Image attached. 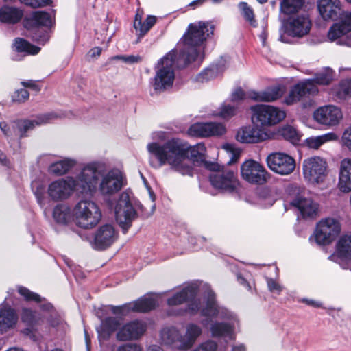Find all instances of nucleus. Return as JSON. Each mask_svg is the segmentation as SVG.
Returning <instances> with one entry per match:
<instances>
[{"instance_id": "obj_1", "label": "nucleus", "mask_w": 351, "mask_h": 351, "mask_svg": "<svg viewBox=\"0 0 351 351\" xmlns=\"http://www.w3.org/2000/svg\"><path fill=\"white\" fill-rule=\"evenodd\" d=\"M148 152L158 160V164L152 165L155 168L160 167L165 164L182 174L192 176L193 167L186 162L189 154L193 161L202 162L205 159L206 147L203 143H197L191 146L187 142L178 138L168 140L162 145L158 143H150L147 145Z\"/></svg>"}, {"instance_id": "obj_2", "label": "nucleus", "mask_w": 351, "mask_h": 351, "mask_svg": "<svg viewBox=\"0 0 351 351\" xmlns=\"http://www.w3.org/2000/svg\"><path fill=\"white\" fill-rule=\"evenodd\" d=\"M100 176L96 166L88 165L76 178L69 176L51 182L47 188V195L51 200L57 202L69 199L75 191L82 194H92Z\"/></svg>"}, {"instance_id": "obj_3", "label": "nucleus", "mask_w": 351, "mask_h": 351, "mask_svg": "<svg viewBox=\"0 0 351 351\" xmlns=\"http://www.w3.org/2000/svg\"><path fill=\"white\" fill-rule=\"evenodd\" d=\"M215 25L211 22L199 21L190 23L182 36L183 47L180 52V60L184 66L197 60L203 52V44L206 38L213 35Z\"/></svg>"}, {"instance_id": "obj_4", "label": "nucleus", "mask_w": 351, "mask_h": 351, "mask_svg": "<svg viewBox=\"0 0 351 351\" xmlns=\"http://www.w3.org/2000/svg\"><path fill=\"white\" fill-rule=\"evenodd\" d=\"M176 58V53L172 50L158 62L153 79V88L156 93L164 92L172 86L175 78L173 65Z\"/></svg>"}, {"instance_id": "obj_5", "label": "nucleus", "mask_w": 351, "mask_h": 351, "mask_svg": "<svg viewBox=\"0 0 351 351\" xmlns=\"http://www.w3.org/2000/svg\"><path fill=\"white\" fill-rule=\"evenodd\" d=\"M73 214L76 224L82 228L95 227L101 218L98 206L93 201L80 200L75 206Z\"/></svg>"}, {"instance_id": "obj_6", "label": "nucleus", "mask_w": 351, "mask_h": 351, "mask_svg": "<svg viewBox=\"0 0 351 351\" xmlns=\"http://www.w3.org/2000/svg\"><path fill=\"white\" fill-rule=\"evenodd\" d=\"M115 219L124 234L132 226L133 221L137 217V213L130 200L128 192H123L114 206Z\"/></svg>"}, {"instance_id": "obj_7", "label": "nucleus", "mask_w": 351, "mask_h": 351, "mask_svg": "<svg viewBox=\"0 0 351 351\" xmlns=\"http://www.w3.org/2000/svg\"><path fill=\"white\" fill-rule=\"evenodd\" d=\"M252 119L256 125L269 126L275 125L285 117V112L270 105L258 104L250 108Z\"/></svg>"}, {"instance_id": "obj_8", "label": "nucleus", "mask_w": 351, "mask_h": 351, "mask_svg": "<svg viewBox=\"0 0 351 351\" xmlns=\"http://www.w3.org/2000/svg\"><path fill=\"white\" fill-rule=\"evenodd\" d=\"M341 225L334 218H326L320 221L314 233L315 241L319 245H328L332 243L339 234Z\"/></svg>"}, {"instance_id": "obj_9", "label": "nucleus", "mask_w": 351, "mask_h": 351, "mask_svg": "<svg viewBox=\"0 0 351 351\" xmlns=\"http://www.w3.org/2000/svg\"><path fill=\"white\" fill-rule=\"evenodd\" d=\"M327 164L322 158L313 156L304 159L302 164L304 178L313 184L323 182L326 176Z\"/></svg>"}, {"instance_id": "obj_10", "label": "nucleus", "mask_w": 351, "mask_h": 351, "mask_svg": "<svg viewBox=\"0 0 351 351\" xmlns=\"http://www.w3.org/2000/svg\"><path fill=\"white\" fill-rule=\"evenodd\" d=\"M242 178L250 184H264L269 178V173L259 162L254 160L244 162L241 167Z\"/></svg>"}, {"instance_id": "obj_11", "label": "nucleus", "mask_w": 351, "mask_h": 351, "mask_svg": "<svg viewBox=\"0 0 351 351\" xmlns=\"http://www.w3.org/2000/svg\"><path fill=\"white\" fill-rule=\"evenodd\" d=\"M270 170L281 176L291 174L295 168V159L283 152H274L268 155L266 159Z\"/></svg>"}, {"instance_id": "obj_12", "label": "nucleus", "mask_w": 351, "mask_h": 351, "mask_svg": "<svg viewBox=\"0 0 351 351\" xmlns=\"http://www.w3.org/2000/svg\"><path fill=\"white\" fill-rule=\"evenodd\" d=\"M201 315L206 317L229 320L234 324L237 322L235 315L227 308L219 306L215 300V295L213 291H209L206 295V306L202 308Z\"/></svg>"}, {"instance_id": "obj_13", "label": "nucleus", "mask_w": 351, "mask_h": 351, "mask_svg": "<svg viewBox=\"0 0 351 351\" xmlns=\"http://www.w3.org/2000/svg\"><path fill=\"white\" fill-rule=\"evenodd\" d=\"M58 117L55 112H49L37 116L34 119H17L12 121V127L16 128L17 136L19 138L25 137L26 133L32 130L35 126L41 125L51 122Z\"/></svg>"}, {"instance_id": "obj_14", "label": "nucleus", "mask_w": 351, "mask_h": 351, "mask_svg": "<svg viewBox=\"0 0 351 351\" xmlns=\"http://www.w3.org/2000/svg\"><path fill=\"white\" fill-rule=\"evenodd\" d=\"M318 93V88L313 83L312 80H304L295 84L285 97L284 102L287 105H292L300 101L304 97L314 95Z\"/></svg>"}, {"instance_id": "obj_15", "label": "nucleus", "mask_w": 351, "mask_h": 351, "mask_svg": "<svg viewBox=\"0 0 351 351\" xmlns=\"http://www.w3.org/2000/svg\"><path fill=\"white\" fill-rule=\"evenodd\" d=\"M342 117L341 109L332 105L319 107L313 112L316 122L327 127L338 125Z\"/></svg>"}, {"instance_id": "obj_16", "label": "nucleus", "mask_w": 351, "mask_h": 351, "mask_svg": "<svg viewBox=\"0 0 351 351\" xmlns=\"http://www.w3.org/2000/svg\"><path fill=\"white\" fill-rule=\"evenodd\" d=\"M147 325L140 320L130 321L119 328L116 338L119 341H128L140 339L145 332Z\"/></svg>"}, {"instance_id": "obj_17", "label": "nucleus", "mask_w": 351, "mask_h": 351, "mask_svg": "<svg viewBox=\"0 0 351 351\" xmlns=\"http://www.w3.org/2000/svg\"><path fill=\"white\" fill-rule=\"evenodd\" d=\"M118 238V233L109 224L101 226L94 234L92 247L97 250H104L111 246Z\"/></svg>"}, {"instance_id": "obj_18", "label": "nucleus", "mask_w": 351, "mask_h": 351, "mask_svg": "<svg viewBox=\"0 0 351 351\" xmlns=\"http://www.w3.org/2000/svg\"><path fill=\"white\" fill-rule=\"evenodd\" d=\"M209 179L213 187L230 192L233 191L238 184L234 171L223 168L219 172L211 173Z\"/></svg>"}, {"instance_id": "obj_19", "label": "nucleus", "mask_w": 351, "mask_h": 351, "mask_svg": "<svg viewBox=\"0 0 351 351\" xmlns=\"http://www.w3.org/2000/svg\"><path fill=\"white\" fill-rule=\"evenodd\" d=\"M226 128L219 123H196L191 125L188 130V134L191 136L208 137L220 136L224 134Z\"/></svg>"}, {"instance_id": "obj_20", "label": "nucleus", "mask_w": 351, "mask_h": 351, "mask_svg": "<svg viewBox=\"0 0 351 351\" xmlns=\"http://www.w3.org/2000/svg\"><path fill=\"white\" fill-rule=\"evenodd\" d=\"M311 27L310 19L305 16L293 18L286 24V32L293 37H302L306 35Z\"/></svg>"}, {"instance_id": "obj_21", "label": "nucleus", "mask_w": 351, "mask_h": 351, "mask_svg": "<svg viewBox=\"0 0 351 351\" xmlns=\"http://www.w3.org/2000/svg\"><path fill=\"white\" fill-rule=\"evenodd\" d=\"M123 186L121 174L116 171H110L101 180L99 185L103 195H111L119 191Z\"/></svg>"}, {"instance_id": "obj_22", "label": "nucleus", "mask_w": 351, "mask_h": 351, "mask_svg": "<svg viewBox=\"0 0 351 351\" xmlns=\"http://www.w3.org/2000/svg\"><path fill=\"white\" fill-rule=\"evenodd\" d=\"M267 137V133L263 130L250 125L242 127L236 135V139L243 143H259L265 141Z\"/></svg>"}, {"instance_id": "obj_23", "label": "nucleus", "mask_w": 351, "mask_h": 351, "mask_svg": "<svg viewBox=\"0 0 351 351\" xmlns=\"http://www.w3.org/2000/svg\"><path fill=\"white\" fill-rule=\"evenodd\" d=\"M337 186L343 193L351 192V158L341 161Z\"/></svg>"}, {"instance_id": "obj_24", "label": "nucleus", "mask_w": 351, "mask_h": 351, "mask_svg": "<svg viewBox=\"0 0 351 351\" xmlns=\"http://www.w3.org/2000/svg\"><path fill=\"white\" fill-rule=\"evenodd\" d=\"M198 292V287L193 283L185 286L180 291L176 293L167 299V304L169 306L182 304L195 299Z\"/></svg>"}, {"instance_id": "obj_25", "label": "nucleus", "mask_w": 351, "mask_h": 351, "mask_svg": "<svg viewBox=\"0 0 351 351\" xmlns=\"http://www.w3.org/2000/svg\"><path fill=\"white\" fill-rule=\"evenodd\" d=\"M283 88L280 86L269 87L263 91H248L247 97L256 101H274L282 97Z\"/></svg>"}, {"instance_id": "obj_26", "label": "nucleus", "mask_w": 351, "mask_h": 351, "mask_svg": "<svg viewBox=\"0 0 351 351\" xmlns=\"http://www.w3.org/2000/svg\"><path fill=\"white\" fill-rule=\"evenodd\" d=\"M291 204L300 211L304 219L315 217L318 210V205L312 199L300 196L293 199Z\"/></svg>"}, {"instance_id": "obj_27", "label": "nucleus", "mask_w": 351, "mask_h": 351, "mask_svg": "<svg viewBox=\"0 0 351 351\" xmlns=\"http://www.w3.org/2000/svg\"><path fill=\"white\" fill-rule=\"evenodd\" d=\"M317 7L320 15L324 20L336 19L341 11L339 0H319Z\"/></svg>"}, {"instance_id": "obj_28", "label": "nucleus", "mask_w": 351, "mask_h": 351, "mask_svg": "<svg viewBox=\"0 0 351 351\" xmlns=\"http://www.w3.org/2000/svg\"><path fill=\"white\" fill-rule=\"evenodd\" d=\"M17 319L18 316L14 309L5 302L0 304V331L1 332L12 328Z\"/></svg>"}, {"instance_id": "obj_29", "label": "nucleus", "mask_w": 351, "mask_h": 351, "mask_svg": "<svg viewBox=\"0 0 351 351\" xmlns=\"http://www.w3.org/2000/svg\"><path fill=\"white\" fill-rule=\"evenodd\" d=\"M351 31V12L345 14L338 23H335L329 29L328 37L335 40Z\"/></svg>"}, {"instance_id": "obj_30", "label": "nucleus", "mask_w": 351, "mask_h": 351, "mask_svg": "<svg viewBox=\"0 0 351 351\" xmlns=\"http://www.w3.org/2000/svg\"><path fill=\"white\" fill-rule=\"evenodd\" d=\"M51 17L49 13L43 11H34L24 20V27L32 29L39 26H49L51 24Z\"/></svg>"}, {"instance_id": "obj_31", "label": "nucleus", "mask_w": 351, "mask_h": 351, "mask_svg": "<svg viewBox=\"0 0 351 351\" xmlns=\"http://www.w3.org/2000/svg\"><path fill=\"white\" fill-rule=\"evenodd\" d=\"M202 328L195 324H189L186 328V333L182 335L180 350H187L192 347L198 337L202 334Z\"/></svg>"}, {"instance_id": "obj_32", "label": "nucleus", "mask_w": 351, "mask_h": 351, "mask_svg": "<svg viewBox=\"0 0 351 351\" xmlns=\"http://www.w3.org/2000/svg\"><path fill=\"white\" fill-rule=\"evenodd\" d=\"M156 17L149 15L144 22L142 21V16L136 13L134 21V28L136 30V34L138 36V40L143 38L150 29L156 24Z\"/></svg>"}, {"instance_id": "obj_33", "label": "nucleus", "mask_w": 351, "mask_h": 351, "mask_svg": "<svg viewBox=\"0 0 351 351\" xmlns=\"http://www.w3.org/2000/svg\"><path fill=\"white\" fill-rule=\"evenodd\" d=\"M235 324L233 322H215L210 326V332L213 337H228L233 338V332Z\"/></svg>"}, {"instance_id": "obj_34", "label": "nucleus", "mask_w": 351, "mask_h": 351, "mask_svg": "<svg viewBox=\"0 0 351 351\" xmlns=\"http://www.w3.org/2000/svg\"><path fill=\"white\" fill-rule=\"evenodd\" d=\"M119 326L120 322L117 318L108 317L102 320L101 325L97 328V332L99 337L107 339Z\"/></svg>"}, {"instance_id": "obj_35", "label": "nucleus", "mask_w": 351, "mask_h": 351, "mask_svg": "<svg viewBox=\"0 0 351 351\" xmlns=\"http://www.w3.org/2000/svg\"><path fill=\"white\" fill-rule=\"evenodd\" d=\"M22 10L15 7L4 5L0 8V21L6 23H16L22 18Z\"/></svg>"}, {"instance_id": "obj_36", "label": "nucleus", "mask_w": 351, "mask_h": 351, "mask_svg": "<svg viewBox=\"0 0 351 351\" xmlns=\"http://www.w3.org/2000/svg\"><path fill=\"white\" fill-rule=\"evenodd\" d=\"M160 336L164 343L173 346L180 349L182 335L176 327L171 326L163 328L160 332Z\"/></svg>"}, {"instance_id": "obj_37", "label": "nucleus", "mask_w": 351, "mask_h": 351, "mask_svg": "<svg viewBox=\"0 0 351 351\" xmlns=\"http://www.w3.org/2000/svg\"><path fill=\"white\" fill-rule=\"evenodd\" d=\"M130 311L145 313L149 311L157 305L156 300L151 297H142L138 300L130 302Z\"/></svg>"}, {"instance_id": "obj_38", "label": "nucleus", "mask_w": 351, "mask_h": 351, "mask_svg": "<svg viewBox=\"0 0 351 351\" xmlns=\"http://www.w3.org/2000/svg\"><path fill=\"white\" fill-rule=\"evenodd\" d=\"M337 253L340 258L351 261V234L340 237L337 243Z\"/></svg>"}, {"instance_id": "obj_39", "label": "nucleus", "mask_w": 351, "mask_h": 351, "mask_svg": "<svg viewBox=\"0 0 351 351\" xmlns=\"http://www.w3.org/2000/svg\"><path fill=\"white\" fill-rule=\"evenodd\" d=\"M75 164L73 160L66 158L52 163L49 167V172L55 176L66 173Z\"/></svg>"}, {"instance_id": "obj_40", "label": "nucleus", "mask_w": 351, "mask_h": 351, "mask_svg": "<svg viewBox=\"0 0 351 351\" xmlns=\"http://www.w3.org/2000/svg\"><path fill=\"white\" fill-rule=\"evenodd\" d=\"M53 217L57 223L66 224L71 218V209L66 205L58 204L53 209Z\"/></svg>"}, {"instance_id": "obj_41", "label": "nucleus", "mask_w": 351, "mask_h": 351, "mask_svg": "<svg viewBox=\"0 0 351 351\" xmlns=\"http://www.w3.org/2000/svg\"><path fill=\"white\" fill-rule=\"evenodd\" d=\"M278 135L294 144L297 143L300 139V135L298 130L290 125L280 127L278 130Z\"/></svg>"}, {"instance_id": "obj_42", "label": "nucleus", "mask_w": 351, "mask_h": 351, "mask_svg": "<svg viewBox=\"0 0 351 351\" xmlns=\"http://www.w3.org/2000/svg\"><path fill=\"white\" fill-rule=\"evenodd\" d=\"M337 139V136L333 132H329L321 136L310 137L306 140V145L312 149H318L324 143Z\"/></svg>"}, {"instance_id": "obj_43", "label": "nucleus", "mask_w": 351, "mask_h": 351, "mask_svg": "<svg viewBox=\"0 0 351 351\" xmlns=\"http://www.w3.org/2000/svg\"><path fill=\"white\" fill-rule=\"evenodd\" d=\"M190 301V303L188 304L187 308L185 310H178L173 313L168 312L169 315H182L184 312L188 311L191 315H195L199 311L201 312L202 308L206 306V297L204 298L202 304L199 300L192 299Z\"/></svg>"}, {"instance_id": "obj_44", "label": "nucleus", "mask_w": 351, "mask_h": 351, "mask_svg": "<svg viewBox=\"0 0 351 351\" xmlns=\"http://www.w3.org/2000/svg\"><path fill=\"white\" fill-rule=\"evenodd\" d=\"M304 0H282L280 12L285 14L296 12L303 5Z\"/></svg>"}, {"instance_id": "obj_45", "label": "nucleus", "mask_w": 351, "mask_h": 351, "mask_svg": "<svg viewBox=\"0 0 351 351\" xmlns=\"http://www.w3.org/2000/svg\"><path fill=\"white\" fill-rule=\"evenodd\" d=\"M14 46L16 50L19 52H27L29 54L35 55L37 54L40 48L36 47L23 38H16L14 41Z\"/></svg>"}, {"instance_id": "obj_46", "label": "nucleus", "mask_w": 351, "mask_h": 351, "mask_svg": "<svg viewBox=\"0 0 351 351\" xmlns=\"http://www.w3.org/2000/svg\"><path fill=\"white\" fill-rule=\"evenodd\" d=\"M219 73L218 65H211L197 75L196 81L201 83L206 82L215 78Z\"/></svg>"}, {"instance_id": "obj_47", "label": "nucleus", "mask_w": 351, "mask_h": 351, "mask_svg": "<svg viewBox=\"0 0 351 351\" xmlns=\"http://www.w3.org/2000/svg\"><path fill=\"white\" fill-rule=\"evenodd\" d=\"M332 80V71L327 69L325 71L317 73L313 79H308L307 80H312V83L317 86L319 85H328Z\"/></svg>"}, {"instance_id": "obj_48", "label": "nucleus", "mask_w": 351, "mask_h": 351, "mask_svg": "<svg viewBox=\"0 0 351 351\" xmlns=\"http://www.w3.org/2000/svg\"><path fill=\"white\" fill-rule=\"evenodd\" d=\"M40 318L41 317L40 314H38L36 311L29 308L23 309L21 313V319L27 324L29 326H34L38 322Z\"/></svg>"}, {"instance_id": "obj_49", "label": "nucleus", "mask_w": 351, "mask_h": 351, "mask_svg": "<svg viewBox=\"0 0 351 351\" xmlns=\"http://www.w3.org/2000/svg\"><path fill=\"white\" fill-rule=\"evenodd\" d=\"M239 108L234 105L223 104L220 108L218 115L223 119H229L237 114Z\"/></svg>"}, {"instance_id": "obj_50", "label": "nucleus", "mask_w": 351, "mask_h": 351, "mask_svg": "<svg viewBox=\"0 0 351 351\" xmlns=\"http://www.w3.org/2000/svg\"><path fill=\"white\" fill-rule=\"evenodd\" d=\"M239 8L241 11L242 15L244 19L253 25L255 23L254 14L252 8L247 4V3L242 1L239 3Z\"/></svg>"}, {"instance_id": "obj_51", "label": "nucleus", "mask_w": 351, "mask_h": 351, "mask_svg": "<svg viewBox=\"0 0 351 351\" xmlns=\"http://www.w3.org/2000/svg\"><path fill=\"white\" fill-rule=\"evenodd\" d=\"M337 95L339 98L351 96V79L345 80L340 82Z\"/></svg>"}, {"instance_id": "obj_52", "label": "nucleus", "mask_w": 351, "mask_h": 351, "mask_svg": "<svg viewBox=\"0 0 351 351\" xmlns=\"http://www.w3.org/2000/svg\"><path fill=\"white\" fill-rule=\"evenodd\" d=\"M20 295L24 297L27 301H35L36 302H40L43 299L37 293L31 291L28 289L24 287H20L18 290Z\"/></svg>"}, {"instance_id": "obj_53", "label": "nucleus", "mask_w": 351, "mask_h": 351, "mask_svg": "<svg viewBox=\"0 0 351 351\" xmlns=\"http://www.w3.org/2000/svg\"><path fill=\"white\" fill-rule=\"evenodd\" d=\"M29 92L24 88H21L13 93L12 100L14 102L23 103L27 101L29 99Z\"/></svg>"}, {"instance_id": "obj_54", "label": "nucleus", "mask_w": 351, "mask_h": 351, "mask_svg": "<svg viewBox=\"0 0 351 351\" xmlns=\"http://www.w3.org/2000/svg\"><path fill=\"white\" fill-rule=\"evenodd\" d=\"M0 129L3 134L7 137H10L13 135L17 136L16 128L12 127V122L11 123V125H9L5 121L0 122Z\"/></svg>"}, {"instance_id": "obj_55", "label": "nucleus", "mask_w": 351, "mask_h": 351, "mask_svg": "<svg viewBox=\"0 0 351 351\" xmlns=\"http://www.w3.org/2000/svg\"><path fill=\"white\" fill-rule=\"evenodd\" d=\"M20 2L32 8H40L49 5L51 0H19Z\"/></svg>"}, {"instance_id": "obj_56", "label": "nucleus", "mask_w": 351, "mask_h": 351, "mask_svg": "<svg viewBox=\"0 0 351 351\" xmlns=\"http://www.w3.org/2000/svg\"><path fill=\"white\" fill-rule=\"evenodd\" d=\"M217 348V344L212 340H208L202 343L193 351H216Z\"/></svg>"}, {"instance_id": "obj_57", "label": "nucleus", "mask_w": 351, "mask_h": 351, "mask_svg": "<svg viewBox=\"0 0 351 351\" xmlns=\"http://www.w3.org/2000/svg\"><path fill=\"white\" fill-rule=\"evenodd\" d=\"M32 38L38 43L44 45L49 40V36L46 31L37 30L32 35Z\"/></svg>"}, {"instance_id": "obj_58", "label": "nucleus", "mask_w": 351, "mask_h": 351, "mask_svg": "<svg viewBox=\"0 0 351 351\" xmlns=\"http://www.w3.org/2000/svg\"><path fill=\"white\" fill-rule=\"evenodd\" d=\"M247 94L248 92L245 93L241 88H238L232 93L231 100L232 101H238L245 98H249Z\"/></svg>"}, {"instance_id": "obj_59", "label": "nucleus", "mask_w": 351, "mask_h": 351, "mask_svg": "<svg viewBox=\"0 0 351 351\" xmlns=\"http://www.w3.org/2000/svg\"><path fill=\"white\" fill-rule=\"evenodd\" d=\"M341 140L343 145L351 151V127L344 130Z\"/></svg>"}, {"instance_id": "obj_60", "label": "nucleus", "mask_w": 351, "mask_h": 351, "mask_svg": "<svg viewBox=\"0 0 351 351\" xmlns=\"http://www.w3.org/2000/svg\"><path fill=\"white\" fill-rule=\"evenodd\" d=\"M112 311L114 314L127 315L130 312V304H125L119 306H112Z\"/></svg>"}, {"instance_id": "obj_61", "label": "nucleus", "mask_w": 351, "mask_h": 351, "mask_svg": "<svg viewBox=\"0 0 351 351\" xmlns=\"http://www.w3.org/2000/svg\"><path fill=\"white\" fill-rule=\"evenodd\" d=\"M117 351H142V348L136 343H125L119 346Z\"/></svg>"}, {"instance_id": "obj_62", "label": "nucleus", "mask_w": 351, "mask_h": 351, "mask_svg": "<svg viewBox=\"0 0 351 351\" xmlns=\"http://www.w3.org/2000/svg\"><path fill=\"white\" fill-rule=\"evenodd\" d=\"M223 148L226 149L227 151L232 152V157L228 162V164H231L232 162H234L237 161L239 156V151L234 149V147L230 144H226L223 146Z\"/></svg>"}, {"instance_id": "obj_63", "label": "nucleus", "mask_w": 351, "mask_h": 351, "mask_svg": "<svg viewBox=\"0 0 351 351\" xmlns=\"http://www.w3.org/2000/svg\"><path fill=\"white\" fill-rule=\"evenodd\" d=\"M202 163L204 164V167L207 169H208L210 171H212V173L219 172L220 171L222 170V168H223V167H221L217 163L207 162V161L205 160V159L204 160V161L202 162Z\"/></svg>"}, {"instance_id": "obj_64", "label": "nucleus", "mask_w": 351, "mask_h": 351, "mask_svg": "<svg viewBox=\"0 0 351 351\" xmlns=\"http://www.w3.org/2000/svg\"><path fill=\"white\" fill-rule=\"evenodd\" d=\"M267 286H268L269 289L271 291H276L278 292H280L282 291V289H281V287L280 286V285L271 278H269L267 280Z\"/></svg>"}]
</instances>
